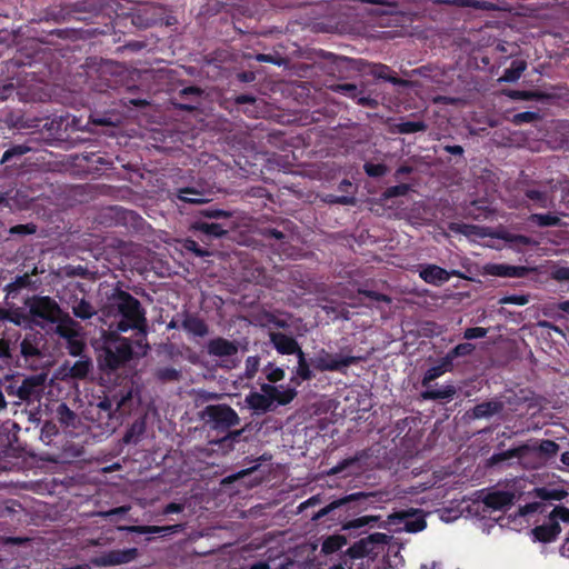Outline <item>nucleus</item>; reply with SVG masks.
<instances>
[{"label":"nucleus","mask_w":569,"mask_h":569,"mask_svg":"<svg viewBox=\"0 0 569 569\" xmlns=\"http://www.w3.org/2000/svg\"><path fill=\"white\" fill-rule=\"evenodd\" d=\"M191 229L193 231L203 233L211 239L222 238L227 234V230L221 223L207 222L201 219L194 220L191 224Z\"/></svg>","instance_id":"nucleus-32"},{"label":"nucleus","mask_w":569,"mask_h":569,"mask_svg":"<svg viewBox=\"0 0 569 569\" xmlns=\"http://www.w3.org/2000/svg\"><path fill=\"white\" fill-rule=\"evenodd\" d=\"M110 300L121 316L117 323V330L119 332L136 330L137 343L140 346L142 341H146L148 333V320L141 302L131 293L119 288L114 289Z\"/></svg>","instance_id":"nucleus-3"},{"label":"nucleus","mask_w":569,"mask_h":569,"mask_svg":"<svg viewBox=\"0 0 569 569\" xmlns=\"http://www.w3.org/2000/svg\"><path fill=\"white\" fill-rule=\"evenodd\" d=\"M146 418L139 417L137 418L127 429L126 433L123 435L122 441L127 445L129 443H137L140 438L146 432Z\"/></svg>","instance_id":"nucleus-37"},{"label":"nucleus","mask_w":569,"mask_h":569,"mask_svg":"<svg viewBox=\"0 0 569 569\" xmlns=\"http://www.w3.org/2000/svg\"><path fill=\"white\" fill-rule=\"evenodd\" d=\"M44 336L39 331H29L19 341V355L26 362H33L43 357Z\"/></svg>","instance_id":"nucleus-14"},{"label":"nucleus","mask_w":569,"mask_h":569,"mask_svg":"<svg viewBox=\"0 0 569 569\" xmlns=\"http://www.w3.org/2000/svg\"><path fill=\"white\" fill-rule=\"evenodd\" d=\"M530 301L529 295H506L498 301L499 305L525 306Z\"/></svg>","instance_id":"nucleus-53"},{"label":"nucleus","mask_w":569,"mask_h":569,"mask_svg":"<svg viewBox=\"0 0 569 569\" xmlns=\"http://www.w3.org/2000/svg\"><path fill=\"white\" fill-rule=\"evenodd\" d=\"M127 532L139 533V535H151V533H161L162 536H169L183 530V525H168V526H126L120 528Z\"/></svg>","instance_id":"nucleus-24"},{"label":"nucleus","mask_w":569,"mask_h":569,"mask_svg":"<svg viewBox=\"0 0 569 569\" xmlns=\"http://www.w3.org/2000/svg\"><path fill=\"white\" fill-rule=\"evenodd\" d=\"M56 413H57V419L58 421L66 426V427H71V426H74V421H76V413L68 407L67 403L64 402H61L58 407H57V410H56Z\"/></svg>","instance_id":"nucleus-48"},{"label":"nucleus","mask_w":569,"mask_h":569,"mask_svg":"<svg viewBox=\"0 0 569 569\" xmlns=\"http://www.w3.org/2000/svg\"><path fill=\"white\" fill-rule=\"evenodd\" d=\"M254 59L258 62L271 63L278 67L283 66L286 63V59L278 53H258L256 54Z\"/></svg>","instance_id":"nucleus-58"},{"label":"nucleus","mask_w":569,"mask_h":569,"mask_svg":"<svg viewBox=\"0 0 569 569\" xmlns=\"http://www.w3.org/2000/svg\"><path fill=\"white\" fill-rule=\"evenodd\" d=\"M348 543L347 538L342 535H333L328 537L322 543V551L327 555L341 550Z\"/></svg>","instance_id":"nucleus-46"},{"label":"nucleus","mask_w":569,"mask_h":569,"mask_svg":"<svg viewBox=\"0 0 569 569\" xmlns=\"http://www.w3.org/2000/svg\"><path fill=\"white\" fill-rule=\"evenodd\" d=\"M20 339L21 332L18 328L0 323V370L10 369L18 363L17 348Z\"/></svg>","instance_id":"nucleus-8"},{"label":"nucleus","mask_w":569,"mask_h":569,"mask_svg":"<svg viewBox=\"0 0 569 569\" xmlns=\"http://www.w3.org/2000/svg\"><path fill=\"white\" fill-rule=\"evenodd\" d=\"M503 408L505 405L502 401L491 399L476 405L472 408L471 413L475 419L490 418L495 415L500 413L503 410Z\"/></svg>","instance_id":"nucleus-31"},{"label":"nucleus","mask_w":569,"mask_h":569,"mask_svg":"<svg viewBox=\"0 0 569 569\" xmlns=\"http://www.w3.org/2000/svg\"><path fill=\"white\" fill-rule=\"evenodd\" d=\"M47 381V373H37L26 377L17 388V398L21 401H39Z\"/></svg>","instance_id":"nucleus-13"},{"label":"nucleus","mask_w":569,"mask_h":569,"mask_svg":"<svg viewBox=\"0 0 569 569\" xmlns=\"http://www.w3.org/2000/svg\"><path fill=\"white\" fill-rule=\"evenodd\" d=\"M525 194L528 199L538 202L541 208L547 207V194L545 192L537 189H528Z\"/></svg>","instance_id":"nucleus-61"},{"label":"nucleus","mask_w":569,"mask_h":569,"mask_svg":"<svg viewBox=\"0 0 569 569\" xmlns=\"http://www.w3.org/2000/svg\"><path fill=\"white\" fill-rule=\"evenodd\" d=\"M333 92L346 96L363 107H372L375 100L365 96V91L353 83H336L330 86Z\"/></svg>","instance_id":"nucleus-22"},{"label":"nucleus","mask_w":569,"mask_h":569,"mask_svg":"<svg viewBox=\"0 0 569 569\" xmlns=\"http://www.w3.org/2000/svg\"><path fill=\"white\" fill-rule=\"evenodd\" d=\"M420 278L432 286H441L450 280L451 277L461 278L462 273L459 270L447 271L437 264H421L419 267Z\"/></svg>","instance_id":"nucleus-19"},{"label":"nucleus","mask_w":569,"mask_h":569,"mask_svg":"<svg viewBox=\"0 0 569 569\" xmlns=\"http://www.w3.org/2000/svg\"><path fill=\"white\" fill-rule=\"evenodd\" d=\"M528 221L539 227H557L561 224L558 216L552 213H531Z\"/></svg>","instance_id":"nucleus-43"},{"label":"nucleus","mask_w":569,"mask_h":569,"mask_svg":"<svg viewBox=\"0 0 569 569\" xmlns=\"http://www.w3.org/2000/svg\"><path fill=\"white\" fill-rule=\"evenodd\" d=\"M133 405L132 391L121 390L119 393L104 395L96 403H90L89 413L98 427L107 432H113L122 423Z\"/></svg>","instance_id":"nucleus-2"},{"label":"nucleus","mask_w":569,"mask_h":569,"mask_svg":"<svg viewBox=\"0 0 569 569\" xmlns=\"http://www.w3.org/2000/svg\"><path fill=\"white\" fill-rule=\"evenodd\" d=\"M72 298L71 309L74 317L81 320H88L97 313L94 307L84 298L78 299L76 296Z\"/></svg>","instance_id":"nucleus-39"},{"label":"nucleus","mask_w":569,"mask_h":569,"mask_svg":"<svg viewBox=\"0 0 569 569\" xmlns=\"http://www.w3.org/2000/svg\"><path fill=\"white\" fill-rule=\"evenodd\" d=\"M246 403L257 412H268L272 409V402L257 391H251L246 396Z\"/></svg>","instance_id":"nucleus-40"},{"label":"nucleus","mask_w":569,"mask_h":569,"mask_svg":"<svg viewBox=\"0 0 569 569\" xmlns=\"http://www.w3.org/2000/svg\"><path fill=\"white\" fill-rule=\"evenodd\" d=\"M457 395V388L453 383H447L438 387L437 385L425 388L421 392V397L425 400H440L449 402Z\"/></svg>","instance_id":"nucleus-27"},{"label":"nucleus","mask_w":569,"mask_h":569,"mask_svg":"<svg viewBox=\"0 0 569 569\" xmlns=\"http://www.w3.org/2000/svg\"><path fill=\"white\" fill-rule=\"evenodd\" d=\"M512 459H517V462L526 469L536 470L543 467V461L540 459L532 442L493 453L489 461L490 465L495 466Z\"/></svg>","instance_id":"nucleus-7"},{"label":"nucleus","mask_w":569,"mask_h":569,"mask_svg":"<svg viewBox=\"0 0 569 569\" xmlns=\"http://www.w3.org/2000/svg\"><path fill=\"white\" fill-rule=\"evenodd\" d=\"M568 491L563 488H548V487H538L533 489L535 498L540 501H533L526 503L521 507V515H529L535 512H543V502L545 501H562L568 497Z\"/></svg>","instance_id":"nucleus-12"},{"label":"nucleus","mask_w":569,"mask_h":569,"mask_svg":"<svg viewBox=\"0 0 569 569\" xmlns=\"http://www.w3.org/2000/svg\"><path fill=\"white\" fill-rule=\"evenodd\" d=\"M117 0H82L73 3L67 14H72L77 20L89 21L106 14L107 9L112 8Z\"/></svg>","instance_id":"nucleus-11"},{"label":"nucleus","mask_w":569,"mask_h":569,"mask_svg":"<svg viewBox=\"0 0 569 569\" xmlns=\"http://www.w3.org/2000/svg\"><path fill=\"white\" fill-rule=\"evenodd\" d=\"M548 519L557 522L561 520L562 522L569 523V508L565 506H556L549 513Z\"/></svg>","instance_id":"nucleus-57"},{"label":"nucleus","mask_w":569,"mask_h":569,"mask_svg":"<svg viewBox=\"0 0 569 569\" xmlns=\"http://www.w3.org/2000/svg\"><path fill=\"white\" fill-rule=\"evenodd\" d=\"M561 532V527L559 522L549 520L547 523L537 526L532 529V536L535 540L549 543L555 541L559 533Z\"/></svg>","instance_id":"nucleus-28"},{"label":"nucleus","mask_w":569,"mask_h":569,"mask_svg":"<svg viewBox=\"0 0 569 569\" xmlns=\"http://www.w3.org/2000/svg\"><path fill=\"white\" fill-rule=\"evenodd\" d=\"M512 498V495L508 491H495L489 492L483 498V503L487 507L492 508L495 510H501L505 507L511 505Z\"/></svg>","instance_id":"nucleus-36"},{"label":"nucleus","mask_w":569,"mask_h":569,"mask_svg":"<svg viewBox=\"0 0 569 569\" xmlns=\"http://www.w3.org/2000/svg\"><path fill=\"white\" fill-rule=\"evenodd\" d=\"M177 198L183 202L193 204H200L210 201L204 191L190 187L178 189Z\"/></svg>","instance_id":"nucleus-38"},{"label":"nucleus","mask_w":569,"mask_h":569,"mask_svg":"<svg viewBox=\"0 0 569 569\" xmlns=\"http://www.w3.org/2000/svg\"><path fill=\"white\" fill-rule=\"evenodd\" d=\"M133 358L130 339L121 337L118 332H110L102 348L100 367L103 370L116 371L123 368Z\"/></svg>","instance_id":"nucleus-4"},{"label":"nucleus","mask_w":569,"mask_h":569,"mask_svg":"<svg viewBox=\"0 0 569 569\" xmlns=\"http://www.w3.org/2000/svg\"><path fill=\"white\" fill-rule=\"evenodd\" d=\"M427 124L421 120H407L399 123H393V133H415L418 131H425Z\"/></svg>","instance_id":"nucleus-45"},{"label":"nucleus","mask_w":569,"mask_h":569,"mask_svg":"<svg viewBox=\"0 0 569 569\" xmlns=\"http://www.w3.org/2000/svg\"><path fill=\"white\" fill-rule=\"evenodd\" d=\"M138 556L137 548L114 549L91 558L90 562L96 567H111L129 563L136 560Z\"/></svg>","instance_id":"nucleus-16"},{"label":"nucleus","mask_w":569,"mask_h":569,"mask_svg":"<svg viewBox=\"0 0 569 569\" xmlns=\"http://www.w3.org/2000/svg\"><path fill=\"white\" fill-rule=\"evenodd\" d=\"M378 518L373 516H362L342 522V530L356 531L367 527L371 522H377Z\"/></svg>","instance_id":"nucleus-47"},{"label":"nucleus","mask_w":569,"mask_h":569,"mask_svg":"<svg viewBox=\"0 0 569 569\" xmlns=\"http://www.w3.org/2000/svg\"><path fill=\"white\" fill-rule=\"evenodd\" d=\"M56 323V332L59 337L66 340L78 337V323L68 313L62 312L61 318Z\"/></svg>","instance_id":"nucleus-34"},{"label":"nucleus","mask_w":569,"mask_h":569,"mask_svg":"<svg viewBox=\"0 0 569 569\" xmlns=\"http://www.w3.org/2000/svg\"><path fill=\"white\" fill-rule=\"evenodd\" d=\"M365 172L371 178H380L386 174L388 168L383 163L366 162L363 164Z\"/></svg>","instance_id":"nucleus-54"},{"label":"nucleus","mask_w":569,"mask_h":569,"mask_svg":"<svg viewBox=\"0 0 569 569\" xmlns=\"http://www.w3.org/2000/svg\"><path fill=\"white\" fill-rule=\"evenodd\" d=\"M326 201L331 204H343V206H353L356 203V199L352 196H335L328 194Z\"/></svg>","instance_id":"nucleus-60"},{"label":"nucleus","mask_w":569,"mask_h":569,"mask_svg":"<svg viewBox=\"0 0 569 569\" xmlns=\"http://www.w3.org/2000/svg\"><path fill=\"white\" fill-rule=\"evenodd\" d=\"M92 367L91 359H80L72 365L68 375L73 379H86L92 370Z\"/></svg>","instance_id":"nucleus-42"},{"label":"nucleus","mask_w":569,"mask_h":569,"mask_svg":"<svg viewBox=\"0 0 569 569\" xmlns=\"http://www.w3.org/2000/svg\"><path fill=\"white\" fill-rule=\"evenodd\" d=\"M296 356L298 358V365L293 369V377L291 378V381L299 386L301 381L311 380L315 377V375L311 370V359L308 360L306 353L302 350L298 352Z\"/></svg>","instance_id":"nucleus-30"},{"label":"nucleus","mask_w":569,"mask_h":569,"mask_svg":"<svg viewBox=\"0 0 569 569\" xmlns=\"http://www.w3.org/2000/svg\"><path fill=\"white\" fill-rule=\"evenodd\" d=\"M37 232V226L33 222L16 224L9 229L11 236H29Z\"/></svg>","instance_id":"nucleus-55"},{"label":"nucleus","mask_w":569,"mask_h":569,"mask_svg":"<svg viewBox=\"0 0 569 569\" xmlns=\"http://www.w3.org/2000/svg\"><path fill=\"white\" fill-rule=\"evenodd\" d=\"M532 443L540 459L543 461V466L553 459L560 449V446L556 441L549 439L533 441Z\"/></svg>","instance_id":"nucleus-35"},{"label":"nucleus","mask_w":569,"mask_h":569,"mask_svg":"<svg viewBox=\"0 0 569 569\" xmlns=\"http://www.w3.org/2000/svg\"><path fill=\"white\" fill-rule=\"evenodd\" d=\"M368 498L369 496L365 492H355L345 496L340 499L330 502L325 508L319 510L315 518L320 519L341 509H345L346 511H349L351 509L360 510L362 506L367 505Z\"/></svg>","instance_id":"nucleus-15"},{"label":"nucleus","mask_w":569,"mask_h":569,"mask_svg":"<svg viewBox=\"0 0 569 569\" xmlns=\"http://www.w3.org/2000/svg\"><path fill=\"white\" fill-rule=\"evenodd\" d=\"M27 306L30 318L41 319L47 323H56L63 312L59 303L49 296H33Z\"/></svg>","instance_id":"nucleus-9"},{"label":"nucleus","mask_w":569,"mask_h":569,"mask_svg":"<svg viewBox=\"0 0 569 569\" xmlns=\"http://www.w3.org/2000/svg\"><path fill=\"white\" fill-rule=\"evenodd\" d=\"M497 239L503 240L505 242L509 243L511 248L513 249H520L521 247H537L539 246V241L536 239L525 236V234H518L512 233L507 230H500L495 236Z\"/></svg>","instance_id":"nucleus-29"},{"label":"nucleus","mask_w":569,"mask_h":569,"mask_svg":"<svg viewBox=\"0 0 569 569\" xmlns=\"http://www.w3.org/2000/svg\"><path fill=\"white\" fill-rule=\"evenodd\" d=\"M120 102L123 107L144 108L149 106V101L140 97H122Z\"/></svg>","instance_id":"nucleus-62"},{"label":"nucleus","mask_w":569,"mask_h":569,"mask_svg":"<svg viewBox=\"0 0 569 569\" xmlns=\"http://www.w3.org/2000/svg\"><path fill=\"white\" fill-rule=\"evenodd\" d=\"M540 119V116L538 112L533 111H523L518 112L512 116L511 122L516 126H521L523 123H532Z\"/></svg>","instance_id":"nucleus-52"},{"label":"nucleus","mask_w":569,"mask_h":569,"mask_svg":"<svg viewBox=\"0 0 569 569\" xmlns=\"http://www.w3.org/2000/svg\"><path fill=\"white\" fill-rule=\"evenodd\" d=\"M106 217L110 218L116 226L126 227L128 231H140L144 224L143 218L136 211L119 206L108 208Z\"/></svg>","instance_id":"nucleus-17"},{"label":"nucleus","mask_w":569,"mask_h":569,"mask_svg":"<svg viewBox=\"0 0 569 569\" xmlns=\"http://www.w3.org/2000/svg\"><path fill=\"white\" fill-rule=\"evenodd\" d=\"M181 328L190 336L203 338L209 333V326L198 315L186 313Z\"/></svg>","instance_id":"nucleus-26"},{"label":"nucleus","mask_w":569,"mask_h":569,"mask_svg":"<svg viewBox=\"0 0 569 569\" xmlns=\"http://www.w3.org/2000/svg\"><path fill=\"white\" fill-rule=\"evenodd\" d=\"M154 376L161 382L178 381L180 371L173 367H162L157 369Z\"/></svg>","instance_id":"nucleus-51"},{"label":"nucleus","mask_w":569,"mask_h":569,"mask_svg":"<svg viewBox=\"0 0 569 569\" xmlns=\"http://www.w3.org/2000/svg\"><path fill=\"white\" fill-rule=\"evenodd\" d=\"M389 538L386 533L375 532L355 542L347 550V557L351 560L349 569H355V566L357 569L370 567V562L383 551Z\"/></svg>","instance_id":"nucleus-5"},{"label":"nucleus","mask_w":569,"mask_h":569,"mask_svg":"<svg viewBox=\"0 0 569 569\" xmlns=\"http://www.w3.org/2000/svg\"><path fill=\"white\" fill-rule=\"evenodd\" d=\"M527 69V62L522 59L512 60L509 68L505 69L500 80L505 82H516Z\"/></svg>","instance_id":"nucleus-41"},{"label":"nucleus","mask_w":569,"mask_h":569,"mask_svg":"<svg viewBox=\"0 0 569 569\" xmlns=\"http://www.w3.org/2000/svg\"><path fill=\"white\" fill-rule=\"evenodd\" d=\"M200 418L210 429L221 433L240 425L237 411L227 403L208 405L200 412Z\"/></svg>","instance_id":"nucleus-6"},{"label":"nucleus","mask_w":569,"mask_h":569,"mask_svg":"<svg viewBox=\"0 0 569 569\" xmlns=\"http://www.w3.org/2000/svg\"><path fill=\"white\" fill-rule=\"evenodd\" d=\"M393 525L401 526L400 530L419 532L427 526L425 516L415 509L393 511Z\"/></svg>","instance_id":"nucleus-18"},{"label":"nucleus","mask_w":569,"mask_h":569,"mask_svg":"<svg viewBox=\"0 0 569 569\" xmlns=\"http://www.w3.org/2000/svg\"><path fill=\"white\" fill-rule=\"evenodd\" d=\"M12 323L17 327H28L30 325V316L24 313L21 309H6L0 308V323L8 326Z\"/></svg>","instance_id":"nucleus-33"},{"label":"nucleus","mask_w":569,"mask_h":569,"mask_svg":"<svg viewBox=\"0 0 569 569\" xmlns=\"http://www.w3.org/2000/svg\"><path fill=\"white\" fill-rule=\"evenodd\" d=\"M8 73L6 79H0V101L9 99L14 92L26 100H41L42 94L38 92L39 84L46 81V74L40 71L38 64L22 54L3 62L2 73Z\"/></svg>","instance_id":"nucleus-1"},{"label":"nucleus","mask_w":569,"mask_h":569,"mask_svg":"<svg viewBox=\"0 0 569 569\" xmlns=\"http://www.w3.org/2000/svg\"><path fill=\"white\" fill-rule=\"evenodd\" d=\"M31 284V277L29 273L17 276L16 279L8 286L10 290H20Z\"/></svg>","instance_id":"nucleus-64"},{"label":"nucleus","mask_w":569,"mask_h":569,"mask_svg":"<svg viewBox=\"0 0 569 569\" xmlns=\"http://www.w3.org/2000/svg\"><path fill=\"white\" fill-rule=\"evenodd\" d=\"M360 360L359 357L355 356H341V355H332L328 352L326 349H320L317 355L311 358L312 367L320 371H342L345 368L358 363Z\"/></svg>","instance_id":"nucleus-10"},{"label":"nucleus","mask_w":569,"mask_h":569,"mask_svg":"<svg viewBox=\"0 0 569 569\" xmlns=\"http://www.w3.org/2000/svg\"><path fill=\"white\" fill-rule=\"evenodd\" d=\"M476 347L471 342H462L452 348L449 352L455 359L470 356L475 351Z\"/></svg>","instance_id":"nucleus-56"},{"label":"nucleus","mask_w":569,"mask_h":569,"mask_svg":"<svg viewBox=\"0 0 569 569\" xmlns=\"http://www.w3.org/2000/svg\"><path fill=\"white\" fill-rule=\"evenodd\" d=\"M297 395L298 392L293 387H277V392L272 398V405L277 403L278 406H287L297 397Z\"/></svg>","instance_id":"nucleus-44"},{"label":"nucleus","mask_w":569,"mask_h":569,"mask_svg":"<svg viewBox=\"0 0 569 569\" xmlns=\"http://www.w3.org/2000/svg\"><path fill=\"white\" fill-rule=\"evenodd\" d=\"M530 272L526 266H511L506 263H488L485 273L493 277L523 278Z\"/></svg>","instance_id":"nucleus-21"},{"label":"nucleus","mask_w":569,"mask_h":569,"mask_svg":"<svg viewBox=\"0 0 569 569\" xmlns=\"http://www.w3.org/2000/svg\"><path fill=\"white\" fill-rule=\"evenodd\" d=\"M131 23L139 29H147L160 21L158 8L152 3H146L130 12Z\"/></svg>","instance_id":"nucleus-20"},{"label":"nucleus","mask_w":569,"mask_h":569,"mask_svg":"<svg viewBox=\"0 0 569 569\" xmlns=\"http://www.w3.org/2000/svg\"><path fill=\"white\" fill-rule=\"evenodd\" d=\"M198 216H199V219L200 218H208V219H214V220H220V219H229L232 217V212L231 211H228V210H223V209H219L217 207H208V208H203V209H200L198 211Z\"/></svg>","instance_id":"nucleus-50"},{"label":"nucleus","mask_w":569,"mask_h":569,"mask_svg":"<svg viewBox=\"0 0 569 569\" xmlns=\"http://www.w3.org/2000/svg\"><path fill=\"white\" fill-rule=\"evenodd\" d=\"M67 341V349L69 353L73 357L80 356L84 350V343L79 340L77 337L66 340Z\"/></svg>","instance_id":"nucleus-63"},{"label":"nucleus","mask_w":569,"mask_h":569,"mask_svg":"<svg viewBox=\"0 0 569 569\" xmlns=\"http://www.w3.org/2000/svg\"><path fill=\"white\" fill-rule=\"evenodd\" d=\"M443 373V370H441L438 366L429 368L422 378V387L427 388L433 386L432 382Z\"/></svg>","instance_id":"nucleus-59"},{"label":"nucleus","mask_w":569,"mask_h":569,"mask_svg":"<svg viewBox=\"0 0 569 569\" xmlns=\"http://www.w3.org/2000/svg\"><path fill=\"white\" fill-rule=\"evenodd\" d=\"M29 151H31V148L26 144H14L3 152L0 162L9 163L16 158L17 159L21 158L23 154L28 153Z\"/></svg>","instance_id":"nucleus-49"},{"label":"nucleus","mask_w":569,"mask_h":569,"mask_svg":"<svg viewBox=\"0 0 569 569\" xmlns=\"http://www.w3.org/2000/svg\"><path fill=\"white\" fill-rule=\"evenodd\" d=\"M270 341L280 355H297L302 350L293 337L282 332H271Z\"/></svg>","instance_id":"nucleus-23"},{"label":"nucleus","mask_w":569,"mask_h":569,"mask_svg":"<svg viewBox=\"0 0 569 569\" xmlns=\"http://www.w3.org/2000/svg\"><path fill=\"white\" fill-rule=\"evenodd\" d=\"M207 352L213 357H231L238 352V347L233 341L222 337H217L207 343Z\"/></svg>","instance_id":"nucleus-25"}]
</instances>
